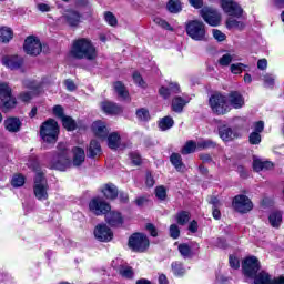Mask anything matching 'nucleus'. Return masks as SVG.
Here are the masks:
<instances>
[{
    "instance_id": "nucleus-59",
    "label": "nucleus",
    "mask_w": 284,
    "mask_h": 284,
    "mask_svg": "<svg viewBox=\"0 0 284 284\" xmlns=\"http://www.w3.org/2000/svg\"><path fill=\"white\" fill-rule=\"evenodd\" d=\"M169 90L171 92V94H179V92H181V87L179 85V83L176 82H171L169 84Z\"/></svg>"
},
{
    "instance_id": "nucleus-32",
    "label": "nucleus",
    "mask_w": 284,
    "mask_h": 284,
    "mask_svg": "<svg viewBox=\"0 0 284 284\" xmlns=\"http://www.w3.org/2000/svg\"><path fill=\"white\" fill-rule=\"evenodd\" d=\"M174 126V119L171 116H164L159 121V128L162 132H165Z\"/></svg>"
},
{
    "instance_id": "nucleus-56",
    "label": "nucleus",
    "mask_w": 284,
    "mask_h": 284,
    "mask_svg": "<svg viewBox=\"0 0 284 284\" xmlns=\"http://www.w3.org/2000/svg\"><path fill=\"white\" fill-rule=\"evenodd\" d=\"M253 132H257V134H261L263 130H265V122L263 121H257L253 124Z\"/></svg>"
},
{
    "instance_id": "nucleus-53",
    "label": "nucleus",
    "mask_w": 284,
    "mask_h": 284,
    "mask_svg": "<svg viewBox=\"0 0 284 284\" xmlns=\"http://www.w3.org/2000/svg\"><path fill=\"white\" fill-rule=\"evenodd\" d=\"M133 81L140 88H146L145 81L143 80V78L141 77V74L139 72L133 73Z\"/></svg>"
},
{
    "instance_id": "nucleus-21",
    "label": "nucleus",
    "mask_w": 284,
    "mask_h": 284,
    "mask_svg": "<svg viewBox=\"0 0 284 284\" xmlns=\"http://www.w3.org/2000/svg\"><path fill=\"white\" fill-rule=\"evenodd\" d=\"M105 221L111 227H119V225H123V215L120 212L111 211L105 214Z\"/></svg>"
},
{
    "instance_id": "nucleus-39",
    "label": "nucleus",
    "mask_w": 284,
    "mask_h": 284,
    "mask_svg": "<svg viewBox=\"0 0 284 284\" xmlns=\"http://www.w3.org/2000/svg\"><path fill=\"white\" fill-rule=\"evenodd\" d=\"M214 148H216V142L212 140L197 141V150H212Z\"/></svg>"
},
{
    "instance_id": "nucleus-44",
    "label": "nucleus",
    "mask_w": 284,
    "mask_h": 284,
    "mask_svg": "<svg viewBox=\"0 0 284 284\" xmlns=\"http://www.w3.org/2000/svg\"><path fill=\"white\" fill-rule=\"evenodd\" d=\"M119 274L122 275L123 278H133L134 271L131 266H120Z\"/></svg>"
},
{
    "instance_id": "nucleus-63",
    "label": "nucleus",
    "mask_w": 284,
    "mask_h": 284,
    "mask_svg": "<svg viewBox=\"0 0 284 284\" xmlns=\"http://www.w3.org/2000/svg\"><path fill=\"white\" fill-rule=\"evenodd\" d=\"M146 230L149 231V233L151 234V236H158L159 233L156 232V227L154 226V224H146Z\"/></svg>"
},
{
    "instance_id": "nucleus-48",
    "label": "nucleus",
    "mask_w": 284,
    "mask_h": 284,
    "mask_svg": "<svg viewBox=\"0 0 284 284\" xmlns=\"http://www.w3.org/2000/svg\"><path fill=\"white\" fill-rule=\"evenodd\" d=\"M104 19H105L106 23L112 27H114V26H116V23H119V21L116 20V17H114V13H112V12H105Z\"/></svg>"
},
{
    "instance_id": "nucleus-6",
    "label": "nucleus",
    "mask_w": 284,
    "mask_h": 284,
    "mask_svg": "<svg viewBox=\"0 0 284 284\" xmlns=\"http://www.w3.org/2000/svg\"><path fill=\"white\" fill-rule=\"evenodd\" d=\"M0 105L4 111L17 108V98L12 95V88L7 82H0Z\"/></svg>"
},
{
    "instance_id": "nucleus-5",
    "label": "nucleus",
    "mask_w": 284,
    "mask_h": 284,
    "mask_svg": "<svg viewBox=\"0 0 284 284\" xmlns=\"http://www.w3.org/2000/svg\"><path fill=\"white\" fill-rule=\"evenodd\" d=\"M40 136L47 143H57L59 123H57L54 119L47 120L40 128Z\"/></svg>"
},
{
    "instance_id": "nucleus-35",
    "label": "nucleus",
    "mask_w": 284,
    "mask_h": 284,
    "mask_svg": "<svg viewBox=\"0 0 284 284\" xmlns=\"http://www.w3.org/2000/svg\"><path fill=\"white\" fill-rule=\"evenodd\" d=\"M166 8L169 12H172L173 14H178V12H181V10H183V6L179 0H170L166 4Z\"/></svg>"
},
{
    "instance_id": "nucleus-49",
    "label": "nucleus",
    "mask_w": 284,
    "mask_h": 284,
    "mask_svg": "<svg viewBox=\"0 0 284 284\" xmlns=\"http://www.w3.org/2000/svg\"><path fill=\"white\" fill-rule=\"evenodd\" d=\"M155 196L156 199H160V201H165L168 196V191L163 186H158L155 189Z\"/></svg>"
},
{
    "instance_id": "nucleus-60",
    "label": "nucleus",
    "mask_w": 284,
    "mask_h": 284,
    "mask_svg": "<svg viewBox=\"0 0 284 284\" xmlns=\"http://www.w3.org/2000/svg\"><path fill=\"white\" fill-rule=\"evenodd\" d=\"M190 6L195 8V10H201L203 8V0H189Z\"/></svg>"
},
{
    "instance_id": "nucleus-52",
    "label": "nucleus",
    "mask_w": 284,
    "mask_h": 284,
    "mask_svg": "<svg viewBox=\"0 0 284 284\" xmlns=\"http://www.w3.org/2000/svg\"><path fill=\"white\" fill-rule=\"evenodd\" d=\"M170 236L171 239H179V236H181V230L179 229V225L172 224L170 226Z\"/></svg>"
},
{
    "instance_id": "nucleus-20",
    "label": "nucleus",
    "mask_w": 284,
    "mask_h": 284,
    "mask_svg": "<svg viewBox=\"0 0 284 284\" xmlns=\"http://www.w3.org/2000/svg\"><path fill=\"white\" fill-rule=\"evenodd\" d=\"M108 145L110 150H125V143L121 142V135L113 132L108 136Z\"/></svg>"
},
{
    "instance_id": "nucleus-24",
    "label": "nucleus",
    "mask_w": 284,
    "mask_h": 284,
    "mask_svg": "<svg viewBox=\"0 0 284 284\" xmlns=\"http://www.w3.org/2000/svg\"><path fill=\"white\" fill-rule=\"evenodd\" d=\"M101 108L105 114H121V112H123V108L113 102H102Z\"/></svg>"
},
{
    "instance_id": "nucleus-23",
    "label": "nucleus",
    "mask_w": 284,
    "mask_h": 284,
    "mask_svg": "<svg viewBox=\"0 0 284 284\" xmlns=\"http://www.w3.org/2000/svg\"><path fill=\"white\" fill-rule=\"evenodd\" d=\"M21 120L19 118H8L4 121V128L8 132L14 133L21 130Z\"/></svg>"
},
{
    "instance_id": "nucleus-22",
    "label": "nucleus",
    "mask_w": 284,
    "mask_h": 284,
    "mask_svg": "<svg viewBox=\"0 0 284 284\" xmlns=\"http://www.w3.org/2000/svg\"><path fill=\"white\" fill-rule=\"evenodd\" d=\"M91 128L98 139H108V126H105V122L95 121L92 123Z\"/></svg>"
},
{
    "instance_id": "nucleus-18",
    "label": "nucleus",
    "mask_w": 284,
    "mask_h": 284,
    "mask_svg": "<svg viewBox=\"0 0 284 284\" xmlns=\"http://www.w3.org/2000/svg\"><path fill=\"white\" fill-rule=\"evenodd\" d=\"M2 64L9 68V70H20V68H23V58L19 55H4Z\"/></svg>"
},
{
    "instance_id": "nucleus-2",
    "label": "nucleus",
    "mask_w": 284,
    "mask_h": 284,
    "mask_svg": "<svg viewBox=\"0 0 284 284\" xmlns=\"http://www.w3.org/2000/svg\"><path fill=\"white\" fill-rule=\"evenodd\" d=\"M71 57L73 59H85L87 61H94L97 59V48L92 41L81 38L73 42L71 48Z\"/></svg>"
},
{
    "instance_id": "nucleus-30",
    "label": "nucleus",
    "mask_w": 284,
    "mask_h": 284,
    "mask_svg": "<svg viewBox=\"0 0 284 284\" xmlns=\"http://www.w3.org/2000/svg\"><path fill=\"white\" fill-rule=\"evenodd\" d=\"M268 221L272 227H281V223H283V214L278 211H274L270 214Z\"/></svg>"
},
{
    "instance_id": "nucleus-57",
    "label": "nucleus",
    "mask_w": 284,
    "mask_h": 284,
    "mask_svg": "<svg viewBox=\"0 0 284 284\" xmlns=\"http://www.w3.org/2000/svg\"><path fill=\"white\" fill-rule=\"evenodd\" d=\"M213 37L216 41H225V33H223L221 30L213 29Z\"/></svg>"
},
{
    "instance_id": "nucleus-19",
    "label": "nucleus",
    "mask_w": 284,
    "mask_h": 284,
    "mask_svg": "<svg viewBox=\"0 0 284 284\" xmlns=\"http://www.w3.org/2000/svg\"><path fill=\"white\" fill-rule=\"evenodd\" d=\"M62 19L67 26H70V28H77V26L81 23V13L74 10H67L64 11Z\"/></svg>"
},
{
    "instance_id": "nucleus-47",
    "label": "nucleus",
    "mask_w": 284,
    "mask_h": 284,
    "mask_svg": "<svg viewBox=\"0 0 284 284\" xmlns=\"http://www.w3.org/2000/svg\"><path fill=\"white\" fill-rule=\"evenodd\" d=\"M233 60H234V55H232L230 53H225L224 55H222L220 58L219 63L222 67H227L232 63Z\"/></svg>"
},
{
    "instance_id": "nucleus-43",
    "label": "nucleus",
    "mask_w": 284,
    "mask_h": 284,
    "mask_svg": "<svg viewBox=\"0 0 284 284\" xmlns=\"http://www.w3.org/2000/svg\"><path fill=\"white\" fill-rule=\"evenodd\" d=\"M181 256H183V258H190V256H192V247H190V245L183 243L180 244L178 247Z\"/></svg>"
},
{
    "instance_id": "nucleus-55",
    "label": "nucleus",
    "mask_w": 284,
    "mask_h": 284,
    "mask_svg": "<svg viewBox=\"0 0 284 284\" xmlns=\"http://www.w3.org/2000/svg\"><path fill=\"white\" fill-rule=\"evenodd\" d=\"M263 81H264V85L266 88H272V85H274V75L272 74H265L263 77Z\"/></svg>"
},
{
    "instance_id": "nucleus-10",
    "label": "nucleus",
    "mask_w": 284,
    "mask_h": 284,
    "mask_svg": "<svg viewBox=\"0 0 284 284\" xmlns=\"http://www.w3.org/2000/svg\"><path fill=\"white\" fill-rule=\"evenodd\" d=\"M233 209L235 212H240V214H247V212H252L254 204L252 200L246 195L240 194L233 199Z\"/></svg>"
},
{
    "instance_id": "nucleus-33",
    "label": "nucleus",
    "mask_w": 284,
    "mask_h": 284,
    "mask_svg": "<svg viewBox=\"0 0 284 284\" xmlns=\"http://www.w3.org/2000/svg\"><path fill=\"white\" fill-rule=\"evenodd\" d=\"M114 90H115L118 97H120V99H122L123 101H125V99H128V97H130V93H128V90L125 89V85H123L122 82H115Z\"/></svg>"
},
{
    "instance_id": "nucleus-25",
    "label": "nucleus",
    "mask_w": 284,
    "mask_h": 284,
    "mask_svg": "<svg viewBox=\"0 0 284 284\" xmlns=\"http://www.w3.org/2000/svg\"><path fill=\"white\" fill-rule=\"evenodd\" d=\"M219 136L222 141H232L233 139H236V133L232 131V128L222 125L219 128Z\"/></svg>"
},
{
    "instance_id": "nucleus-26",
    "label": "nucleus",
    "mask_w": 284,
    "mask_h": 284,
    "mask_svg": "<svg viewBox=\"0 0 284 284\" xmlns=\"http://www.w3.org/2000/svg\"><path fill=\"white\" fill-rule=\"evenodd\" d=\"M102 193L105 196V199L114 201V199L119 196V189H116V185L114 184H105L102 187Z\"/></svg>"
},
{
    "instance_id": "nucleus-28",
    "label": "nucleus",
    "mask_w": 284,
    "mask_h": 284,
    "mask_svg": "<svg viewBox=\"0 0 284 284\" xmlns=\"http://www.w3.org/2000/svg\"><path fill=\"white\" fill-rule=\"evenodd\" d=\"M253 284H272V275L265 271H261L256 275L253 276Z\"/></svg>"
},
{
    "instance_id": "nucleus-64",
    "label": "nucleus",
    "mask_w": 284,
    "mask_h": 284,
    "mask_svg": "<svg viewBox=\"0 0 284 284\" xmlns=\"http://www.w3.org/2000/svg\"><path fill=\"white\" fill-rule=\"evenodd\" d=\"M271 284H284V275L275 278H271Z\"/></svg>"
},
{
    "instance_id": "nucleus-8",
    "label": "nucleus",
    "mask_w": 284,
    "mask_h": 284,
    "mask_svg": "<svg viewBox=\"0 0 284 284\" xmlns=\"http://www.w3.org/2000/svg\"><path fill=\"white\" fill-rule=\"evenodd\" d=\"M33 192L38 201H48V182L42 172H37Z\"/></svg>"
},
{
    "instance_id": "nucleus-34",
    "label": "nucleus",
    "mask_w": 284,
    "mask_h": 284,
    "mask_svg": "<svg viewBox=\"0 0 284 284\" xmlns=\"http://www.w3.org/2000/svg\"><path fill=\"white\" fill-rule=\"evenodd\" d=\"M226 28L229 30H243V28H245V23H243L242 21H239L234 18H229L226 20Z\"/></svg>"
},
{
    "instance_id": "nucleus-58",
    "label": "nucleus",
    "mask_w": 284,
    "mask_h": 284,
    "mask_svg": "<svg viewBox=\"0 0 284 284\" xmlns=\"http://www.w3.org/2000/svg\"><path fill=\"white\" fill-rule=\"evenodd\" d=\"M160 97H163V99H170V95L172 92L170 91V88L161 87L159 89Z\"/></svg>"
},
{
    "instance_id": "nucleus-54",
    "label": "nucleus",
    "mask_w": 284,
    "mask_h": 284,
    "mask_svg": "<svg viewBox=\"0 0 284 284\" xmlns=\"http://www.w3.org/2000/svg\"><path fill=\"white\" fill-rule=\"evenodd\" d=\"M53 114L54 116H57L58 119H63L64 116H67L65 114H63V106L61 105H54L53 106Z\"/></svg>"
},
{
    "instance_id": "nucleus-36",
    "label": "nucleus",
    "mask_w": 284,
    "mask_h": 284,
    "mask_svg": "<svg viewBox=\"0 0 284 284\" xmlns=\"http://www.w3.org/2000/svg\"><path fill=\"white\" fill-rule=\"evenodd\" d=\"M62 125L68 132H73V130H77V122L71 116H64L62 120Z\"/></svg>"
},
{
    "instance_id": "nucleus-15",
    "label": "nucleus",
    "mask_w": 284,
    "mask_h": 284,
    "mask_svg": "<svg viewBox=\"0 0 284 284\" xmlns=\"http://www.w3.org/2000/svg\"><path fill=\"white\" fill-rule=\"evenodd\" d=\"M97 241L109 243L114 237V233L106 224H98L93 231Z\"/></svg>"
},
{
    "instance_id": "nucleus-29",
    "label": "nucleus",
    "mask_w": 284,
    "mask_h": 284,
    "mask_svg": "<svg viewBox=\"0 0 284 284\" xmlns=\"http://www.w3.org/2000/svg\"><path fill=\"white\" fill-rule=\"evenodd\" d=\"M88 156L90 159H95V156H101V144L97 140H92L88 148Z\"/></svg>"
},
{
    "instance_id": "nucleus-17",
    "label": "nucleus",
    "mask_w": 284,
    "mask_h": 284,
    "mask_svg": "<svg viewBox=\"0 0 284 284\" xmlns=\"http://www.w3.org/2000/svg\"><path fill=\"white\" fill-rule=\"evenodd\" d=\"M229 108H233L234 110H241L243 105H245V98H243V94H241L237 91H232L226 97Z\"/></svg>"
},
{
    "instance_id": "nucleus-62",
    "label": "nucleus",
    "mask_w": 284,
    "mask_h": 284,
    "mask_svg": "<svg viewBox=\"0 0 284 284\" xmlns=\"http://www.w3.org/2000/svg\"><path fill=\"white\" fill-rule=\"evenodd\" d=\"M64 85L69 92H74V90H77V84H74V81L72 80H65Z\"/></svg>"
},
{
    "instance_id": "nucleus-1",
    "label": "nucleus",
    "mask_w": 284,
    "mask_h": 284,
    "mask_svg": "<svg viewBox=\"0 0 284 284\" xmlns=\"http://www.w3.org/2000/svg\"><path fill=\"white\" fill-rule=\"evenodd\" d=\"M58 156L52 161L51 168L53 170H60V172H65L68 168H79L85 162V150L80 146L72 149L73 152V162L70 160V151L65 144L61 143L58 145Z\"/></svg>"
},
{
    "instance_id": "nucleus-37",
    "label": "nucleus",
    "mask_w": 284,
    "mask_h": 284,
    "mask_svg": "<svg viewBox=\"0 0 284 284\" xmlns=\"http://www.w3.org/2000/svg\"><path fill=\"white\" fill-rule=\"evenodd\" d=\"M199 150L197 142L189 141L185 143V145L182 149V154H192Z\"/></svg>"
},
{
    "instance_id": "nucleus-11",
    "label": "nucleus",
    "mask_w": 284,
    "mask_h": 284,
    "mask_svg": "<svg viewBox=\"0 0 284 284\" xmlns=\"http://www.w3.org/2000/svg\"><path fill=\"white\" fill-rule=\"evenodd\" d=\"M242 270L245 276L254 278L261 270V262L255 256L247 257L242 264Z\"/></svg>"
},
{
    "instance_id": "nucleus-14",
    "label": "nucleus",
    "mask_w": 284,
    "mask_h": 284,
    "mask_svg": "<svg viewBox=\"0 0 284 284\" xmlns=\"http://www.w3.org/2000/svg\"><path fill=\"white\" fill-rule=\"evenodd\" d=\"M221 8L229 17H236L239 19L243 16V9L234 0H221Z\"/></svg>"
},
{
    "instance_id": "nucleus-40",
    "label": "nucleus",
    "mask_w": 284,
    "mask_h": 284,
    "mask_svg": "<svg viewBox=\"0 0 284 284\" xmlns=\"http://www.w3.org/2000/svg\"><path fill=\"white\" fill-rule=\"evenodd\" d=\"M170 161L172 165H174V168L178 169L179 171L183 169V159L181 158V154L172 153Z\"/></svg>"
},
{
    "instance_id": "nucleus-38",
    "label": "nucleus",
    "mask_w": 284,
    "mask_h": 284,
    "mask_svg": "<svg viewBox=\"0 0 284 284\" xmlns=\"http://www.w3.org/2000/svg\"><path fill=\"white\" fill-rule=\"evenodd\" d=\"M230 70L232 72V74H242L243 71L250 70V65L243 64L241 62L233 63V64H231Z\"/></svg>"
},
{
    "instance_id": "nucleus-45",
    "label": "nucleus",
    "mask_w": 284,
    "mask_h": 284,
    "mask_svg": "<svg viewBox=\"0 0 284 284\" xmlns=\"http://www.w3.org/2000/svg\"><path fill=\"white\" fill-rule=\"evenodd\" d=\"M135 114L139 121L150 120V111L145 108L138 109Z\"/></svg>"
},
{
    "instance_id": "nucleus-7",
    "label": "nucleus",
    "mask_w": 284,
    "mask_h": 284,
    "mask_svg": "<svg viewBox=\"0 0 284 284\" xmlns=\"http://www.w3.org/2000/svg\"><path fill=\"white\" fill-rule=\"evenodd\" d=\"M129 247L133 252H148V250L150 248V239H148V235L143 233H133L129 237Z\"/></svg>"
},
{
    "instance_id": "nucleus-41",
    "label": "nucleus",
    "mask_w": 284,
    "mask_h": 284,
    "mask_svg": "<svg viewBox=\"0 0 284 284\" xmlns=\"http://www.w3.org/2000/svg\"><path fill=\"white\" fill-rule=\"evenodd\" d=\"M172 272L175 276H183L185 274V267L181 262H173L171 264Z\"/></svg>"
},
{
    "instance_id": "nucleus-31",
    "label": "nucleus",
    "mask_w": 284,
    "mask_h": 284,
    "mask_svg": "<svg viewBox=\"0 0 284 284\" xmlns=\"http://www.w3.org/2000/svg\"><path fill=\"white\" fill-rule=\"evenodd\" d=\"M13 37L12 29L8 27L0 28V42L1 43H10Z\"/></svg>"
},
{
    "instance_id": "nucleus-42",
    "label": "nucleus",
    "mask_w": 284,
    "mask_h": 284,
    "mask_svg": "<svg viewBox=\"0 0 284 284\" xmlns=\"http://www.w3.org/2000/svg\"><path fill=\"white\" fill-rule=\"evenodd\" d=\"M176 222L179 225H185L190 222V212L187 211H181L176 214Z\"/></svg>"
},
{
    "instance_id": "nucleus-3",
    "label": "nucleus",
    "mask_w": 284,
    "mask_h": 284,
    "mask_svg": "<svg viewBox=\"0 0 284 284\" xmlns=\"http://www.w3.org/2000/svg\"><path fill=\"white\" fill-rule=\"evenodd\" d=\"M187 37L193 41H207V30L201 20H189L185 22Z\"/></svg>"
},
{
    "instance_id": "nucleus-46",
    "label": "nucleus",
    "mask_w": 284,
    "mask_h": 284,
    "mask_svg": "<svg viewBox=\"0 0 284 284\" xmlns=\"http://www.w3.org/2000/svg\"><path fill=\"white\" fill-rule=\"evenodd\" d=\"M26 184V178L21 174L14 175L11 180V185L13 187H21Z\"/></svg>"
},
{
    "instance_id": "nucleus-51",
    "label": "nucleus",
    "mask_w": 284,
    "mask_h": 284,
    "mask_svg": "<svg viewBox=\"0 0 284 284\" xmlns=\"http://www.w3.org/2000/svg\"><path fill=\"white\" fill-rule=\"evenodd\" d=\"M251 145H258L261 143V134L257 132H252L248 136Z\"/></svg>"
},
{
    "instance_id": "nucleus-4",
    "label": "nucleus",
    "mask_w": 284,
    "mask_h": 284,
    "mask_svg": "<svg viewBox=\"0 0 284 284\" xmlns=\"http://www.w3.org/2000/svg\"><path fill=\"white\" fill-rule=\"evenodd\" d=\"M209 104L214 114L223 115L227 114L232 110L227 102V97L222 93H214L209 99Z\"/></svg>"
},
{
    "instance_id": "nucleus-27",
    "label": "nucleus",
    "mask_w": 284,
    "mask_h": 284,
    "mask_svg": "<svg viewBox=\"0 0 284 284\" xmlns=\"http://www.w3.org/2000/svg\"><path fill=\"white\" fill-rule=\"evenodd\" d=\"M186 103H190V99L182 98V97L173 98L172 100L173 112H178V113L183 112V109L185 108Z\"/></svg>"
},
{
    "instance_id": "nucleus-50",
    "label": "nucleus",
    "mask_w": 284,
    "mask_h": 284,
    "mask_svg": "<svg viewBox=\"0 0 284 284\" xmlns=\"http://www.w3.org/2000/svg\"><path fill=\"white\" fill-rule=\"evenodd\" d=\"M153 21L156 26H160V28H163L164 30H170V31L173 30L172 27L170 26V23H168V21H165L161 18H154Z\"/></svg>"
},
{
    "instance_id": "nucleus-12",
    "label": "nucleus",
    "mask_w": 284,
    "mask_h": 284,
    "mask_svg": "<svg viewBox=\"0 0 284 284\" xmlns=\"http://www.w3.org/2000/svg\"><path fill=\"white\" fill-rule=\"evenodd\" d=\"M200 14L202 19L207 23L209 26H212V28H216L217 26H221V13L212 8H203L200 11Z\"/></svg>"
},
{
    "instance_id": "nucleus-61",
    "label": "nucleus",
    "mask_w": 284,
    "mask_h": 284,
    "mask_svg": "<svg viewBox=\"0 0 284 284\" xmlns=\"http://www.w3.org/2000/svg\"><path fill=\"white\" fill-rule=\"evenodd\" d=\"M130 156L133 165H141V155L139 153H131Z\"/></svg>"
},
{
    "instance_id": "nucleus-9",
    "label": "nucleus",
    "mask_w": 284,
    "mask_h": 284,
    "mask_svg": "<svg viewBox=\"0 0 284 284\" xmlns=\"http://www.w3.org/2000/svg\"><path fill=\"white\" fill-rule=\"evenodd\" d=\"M22 85L24 88H28V90H33V91H24L19 94L18 99H20V101H22L23 103H28L29 101H32V98L34 97V94H39L41 90V84L34 80H24L22 82Z\"/></svg>"
},
{
    "instance_id": "nucleus-13",
    "label": "nucleus",
    "mask_w": 284,
    "mask_h": 284,
    "mask_svg": "<svg viewBox=\"0 0 284 284\" xmlns=\"http://www.w3.org/2000/svg\"><path fill=\"white\" fill-rule=\"evenodd\" d=\"M23 48L24 52L27 54H30L31 57H37L41 54V51L43 50V47L41 45V40L37 39L33 36H30L24 40Z\"/></svg>"
},
{
    "instance_id": "nucleus-16",
    "label": "nucleus",
    "mask_w": 284,
    "mask_h": 284,
    "mask_svg": "<svg viewBox=\"0 0 284 284\" xmlns=\"http://www.w3.org/2000/svg\"><path fill=\"white\" fill-rule=\"evenodd\" d=\"M90 212H93L97 216H101V214H108L110 212L111 206L109 203L103 201L101 197H97L91 200L89 203Z\"/></svg>"
}]
</instances>
